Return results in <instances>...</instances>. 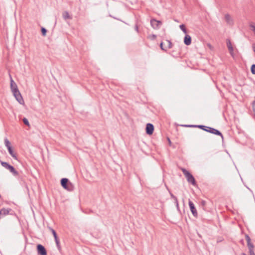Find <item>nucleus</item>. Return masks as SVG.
Listing matches in <instances>:
<instances>
[{
    "instance_id": "nucleus-1",
    "label": "nucleus",
    "mask_w": 255,
    "mask_h": 255,
    "mask_svg": "<svg viewBox=\"0 0 255 255\" xmlns=\"http://www.w3.org/2000/svg\"><path fill=\"white\" fill-rule=\"evenodd\" d=\"M199 128L207 132L221 137L222 142H224V136L222 132L217 129L207 126L199 125Z\"/></svg>"
},
{
    "instance_id": "nucleus-2",
    "label": "nucleus",
    "mask_w": 255,
    "mask_h": 255,
    "mask_svg": "<svg viewBox=\"0 0 255 255\" xmlns=\"http://www.w3.org/2000/svg\"><path fill=\"white\" fill-rule=\"evenodd\" d=\"M184 175L186 177L188 182L195 187H197V182L191 173L184 168H181Z\"/></svg>"
},
{
    "instance_id": "nucleus-3",
    "label": "nucleus",
    "mask_w": 255,
    "mask_h": 255,
    "mask_svg": "<svg viewBox=\"0 0 255 255\" xmlns=\"http://www.w3.org/2000/svg\"><path fill=\"white\" fill-rule=\"evenodd\" d=\"M61 186L68 191L71 192L74 190V185L67 178H62L60 180Z\"/></svg>"
},
{
    "instance_id": "nucleus-4",
    "label": "nucleus",
    "mask_w": 255,
    "mask_h": 255,
    "mask_svg": "<svg viewBox=\"0 0 255 255\" xmlns=\"http://www.w3.org/2000/svg\"><path fill=\"white\" fill-rule=\"evenodd\" d=\"M150 24L154 29H159L162 24V22L154 18H152L150 19Z\"/></svg>"
},
{
    "instance_id": "nucleus-5",
    "label": "nucleus",
    "mask_w": 255,
    "mask_h": 255,
    "mask_svg": "<svg viewBox=\"0 0 255 255\" xmlns=\"http://www.w3.org/2000/svg\"><path fill=\"white\" fill-rule=\"evenodd\" d=\"M36 250L38 255H47L46 248L41 244H38L36 245Z\"/></svg>"
},
{
    "instance_id": "nucleus-6",
    "label": "nucleus",
    "mask_w": 255,
    "mask_h": 255,
    "mask_svg": "<svg viewBox=\"0 0 255 255\" xmlns=\"http://www.w3.org/2000/svg\"><path fill=\"white\" fill-rule=\"evenodd\" d=\"M188 205H189V207L190 211L191 212L193 216L194 217L197 218L198 217V212H197V211L196 210V208L195 207V206L194 204L190 199H189Z\"/></svg>"
},
{
    "instance_id": "nucleus-7",
    "label": "nucleus",
    "mask_w": 255,
    "mask_h": 255,
    "mask_svg": "<svg viewBox=\"0 0 255 255\" xmlns=\"http://www.w3.org/2000/svg\"><path fill=\"white\" fill-rule=\"evenodd\" d=\"M226 44H227V46L228 47V50H229V52L230 55L232 56V57L233 58H234L235 57V54L234 52V49L233 46L232 45V43L231 42V41L230 39H226Z\"/></svg>"
},
{
    "instance_id": "nucleus-8",
    "label": "nucleus",
    "mask_w": 255,
    "mask_h": 255,
    "mask_svg": "<svg viewBox=\"0 0 255 255\" xmlns=\"http://www.w3.org/2000/svg\"><path fill=\"white\" fill-rule=\"evenodd\" d=\"M154 129V126L150 123H147L146 125L145 131L146 133L149 135L152 134Z\"/></svg>"
},
{
    "instance_id": "nucleus-9",
    "label": "nucleus",
    "mask_w": 255,
    "mask_h": 255,
    "mask_svg": "<svg viewBox=\"0 0 255 255\" xmlns=\"http://www.w3.org/2000/svg\"><path fill=\"white\" fill-rule=\"evenodd\" d=\"M16 101L21 105H24V101L19 91L13 94Z\"/></svg>"
},
{
    "instance_id": "nucleus-10",
    "label": "nucleus",
    "mask_w": 255,
    "mask_h": 255,
    "mask_svg": "<svg viewBox=\"0 0 255 255\" xmlns=\"http://www.w3.org/2000/svg\"><path fill=\"white\" fill-rule=\"evenodd\" d=\"M12 211V209L10 208L5 209L3 208L0 210V219L4 217L6 215L8 214L12 215V213H10V212Z\"/></svg>"
},
{
    "instance_id": "nucleus-11",
    "label": "nucleus",
    "mask_w": 255,
    "mask_h": 255,
    "mask_svg": "<svg viewBox=\"0 0 255 255\" xmlns=\"http://www.w3.org/2000/svg\"><path fill=\"white\" fill-rule=\"evenodd\" d=\"M10 89H11V92H12L13 94L19 91L18 89L16 84L14 82V81H13V80L12 79V78L11 77H10Z\"/></svg>"
},
{
    "instance_id": "nucleus-12",
    "label": "nucleus",
    "mask_w": 255,
    "mask_h": 255,
    "mask_svg": "<svg viewBox=\"0 0 255 255\" xmlns=\"http://www.w3.org/2000/svg\"><path fill=\"white\" fill-rule=\"evenodd\" d=\"M166 188H167L168 191H169V193L171 196V198L174 200V203H175V204L176 205V207L177 208L178 211L179 213H181V211L180 210L179 206V203H178V201L177 198L173 194V193L169 190V188L167 187H166Z\"/></svg>"
},
{
    "instance_id": "nucleus-13",
    "label": "nucleus",
    "mask_w": 255,
    "mask_h": 255,
    "mask_svg": "<svg viewBox=\"0 0 255 255\" xmlns=\"http://www.w3.org/2000/svg\"><path fill=\"white\" fill-rule=\"evenodd\" d=\"M184 43L187 45H190L191 44L192 42V38L190 35L187 34V33L185 34V35L184 37Z\"/></svg>"
},
{
    "instance_id": "nucleus-14",
    "label": "nucleus",
    "mask_w": 255,
    "mask_h": 255,
    "mask_svg": "<svg viewBox=\"0 0 255 255\" xmlns=\"http://www.w3.org/2000/svg\"><path fill=\"white\" fill-rule=\"evenodd\" d=\"M8 171L14 176L16 177L19 178V172L15 169V168L11 165L10 168L8 169Z\"/></svg>"
},
{
    "instance_id": "nucleus-15",
    "label": "nucleus",
    "mask_w": 255,
    "mask_h": 255,
    "mask_svg": "<svg viewBox=\"0 0 255 255\" xmlns=\"http://www.w3.org/2000/svg\"><path fill=\"white\" fill-rule=\"evenodd\" d=\"M8 171L14 176L16 177L19 178V172L15 169V168L11 165L10 168L8 169Z\"/></svg>"
},
{
    "instance_id": "nucleus-16",
    "label": "nucleus",
    "mask_w": 255,
    "mask_h": 255,
    "mask_svg": "<svg viewBox=\"0 0 255 255\" xmlns=\"http://www.w3.org/2000/svg\"><path fill=\"white\" fill-rule=\"evenodd\" d=\"M0 163L2 167H3L5 169H7L8 170L11 166V165H10L9 163L7 162L3 161L0 159Z\"/></svg>"
},
{
    "instance_id": "nucleus-17",
    "label": "nucleus",
    "mask_w": 255,
    "mask_h": 255,
    "mask_svg": "<svg viewBox=\"0 0 255 255\" xmlns=\"http://www.w3.org/2000/svg\"><path fill=\"white\" fill-rule=\"evenodd\" d=\"M62 16L65 20L71 19L72 16L70 15L69 12L67 11H64L62 13Z\"/></svg>"
},
{
    "instance_id": "nucleus-18",
    "label": "nucleus",
    "mask_w": 255,
    "mask_h": 255,
    "mask_svg": "<svg viewBox=\"0 0 255 255\" xmlns=\"http://www.w3.org/2000/svg\"><path fill=\"white\" fill-rule=\"evenodd\" d=\"M225 19L227 23H228V24H231L233 22L232 19L231 18L230 15L228 13L225 14Z\"/></svg>"
},
{
    "instance_id": "nucleus-19",
    "label": "nucleus",
    "mask_w": 255,
    "mask_h": 255,
    "mask_svg": "<svg viewBox=\"0 0 255 255\" xmlns=\"http://www.w3.org/2000/svg\"><path fill=\"white\" fill-rule=\"evenodd\" d=\"M180 126L185 128H199V125H181Z\"/></svg>"
},
{
    "instance_id": "nucleus-20",
    "label": "nucleus",
    "mask_w": 255,
    "mask_h": 255,
    "mask_svg": "<svg viewBox=\"0 0 255 255\" xmlns=\"http://www.w3.org/2000/svg\"><path fill=\"white\" fill-rule=\"evenodd\" d=\"M8 153L14 159L18 160L16 153L14 152L13 149L9 151Z\"/></svg>"
},
{
    "instance_id": "nucleus-21",
    "label": "nucleus",
    "mask_w": 255,
    "mask_h": 255,
    "mask_svg": "<svg viewBox=\"0 0 255 255\" xmlns=\"http://www.w3.org/2000/svg\"><path fill=\"white\" fill-rule=\"evenodd\" d=\"M179 28L185 34H186L187 33V30L184 24H180L179 25Z\"/></svg>"
},
{
    "instance_id": "nucleus-22",
    "label": "nucleus",
    "mask_w": 255,
    "mask_h": 255,
    "mask_svg": "<svg viewBox=\"0 0 255 255\" xmlns=\"http://www.w3.org/2000/svg\"><path fill=\"white\" fill-rule=\"evenodd\" d=\"M55 242L56 245V246L58 249L59 251L61 250V247L60 245V241L59 240L58 237H57L56 238H54Z\"/></svg>"
},
{
    "instance_id": "nucleus-23",
    "label": "nucleus",
    "mask_w": 255,
    "mask_h": 255,
    "mask_svg": "<svg viewBox=\"0 0 255 255\" xmlns=\"http://www.w3.org/2000/svg\"><path fill=\"white\" fill-rule=\"evenodd\" d=\"M206 202L205 200H201L200 202V206L204 211H207L206 208Z\"/></svg>"
},
{
    "instance_id": "nucleus-24",
    "label": "nucleus",
    "mask_w": 255,
    "mask_h": 255,
    "mask_svg": "<svg viewBox=\"0 0 255 255\" xmlns=\"http://www.w3.org/2000/svg\"><path fill=\"white\" fill-rule=\"evenodd\" d=\"M49 230L51 232L53 237L54 238H56L58 237V235L56 232V231L52 228L48 227Z\"/></svg>"
},
{
    "instance_id": "nucleus-25",
    "label": "nucleus",
    "mask_w": 255,
    "mask_h": 255,
    "mask_svg": "<svg viewBox=\"0 0 255 255\" xmlns=\"http://www.w3.org/2000/svg\"><path fill=\"white\" fill-rule=\"evenodd\" d=\"M41 32L42 35L43 36H45L46 35L47 30L45 27H42L41 28Z\"/></svg>"
},
{
    "instance_id": "nucleus-26",
    "label": "nucleus",
    "mask_w": 255,
    "mask_h": 255,
    "mask_svg": "<svg viewBox=\"0 0 255 255\" xmlns=\"http://www.w3.org/2000/svg\"><path fill=\"white\" fill-rule=\"evenodd\" d=\"M157 37L156 35L152 34L151 35H149L147 36V38L151 40H154L156 39Z\"/></svg>"
},
{
    "instance_id": "nucleus-27",
    "label": "nucleus",
    "mask_w": 255,
    "mask_h": 255,
    "mask_svg": "<svg viewBox=\"0 0 255 255\" xmlns=\"http://www.w3.org/2000/svg\"><path fill=\"white\" fill-rule=\"evenodd\" d=\"M22 122L23 123V124L27 126H28L29 127L30 126V125H29V122H28V120H27V118H23V119H22Z\"/></svg>"
},
{
    "instance_id": "nucleus-28",
    "label": "nucleus",
    "mask_w": 255,
    "mask_h": 255,
    "mask_svg": "<svg viewBox=\"0 0 255 255\" xmlns=\"http://www.w3.org/2000/svg\"><path fill=\"white\" fill-rule=\"evenodd\" d=\"M251 71L252 74L255 75V64H253L251 65Z\"/></svg>"
},
{
    "instance_id": "nucleus-29",
    "label": "nucleus",
    "mask_w": 255,
    "mask_h": 255,
    "mask_svg": "<svg viewBox=\"0 0 255 255\" xmlns=\"http://www.w3.org/2000/svg\"><path fill=\"white\" fill-rule=\"evenodd\" d=\"M4 144L6 147H8L11 145L10 141L8 140L7 138L4 139Z\"/></svg>"
},
{
    "instance_id": "nucleus-30",
    "label": "nucleus",
    "mask_w": 255,
    "mask_h": 255,
    "mask_svg": "<svg viewBox=\"0 0 255 255\" xmlns=\"http://www.w3.org/2000/svg\"><path fill=\"white\" fill-rule=\"evenodd\" d=\"M245 238L247 242V243L251 242V239L250 236L248 234L245 235Z\"/></svg>"
},
{
    "instance_id": "nucleus-31",
    "label": "nucleus",
    "mask_w": 255,
    "mask_h": 255,
    "mask_svg": "<svg viewBox=\"0 0 255 255\" xmlns=\"http://www.w3.org/2000/svg\"><path fill=\"white\" fill-rule=\"evenodd\" d=\"M159 46L162 50L164 51H167V50L163 47V42H160V43L159 44Z\"/></svg>"
},
{
    "instance_id": "nucleus-32",
    "label": "nucleus",
    "mask_w": 255,
    "mask_h": 255,
    "mask_svg": "<svg viewBox=\"0 0 255 255\" xmlns=\"http://www.w3.org/2000/svg\"><path fill=\"white\" fill-rule=\"evenodd\" d=\"M166 41H167L168 42V48H171L172 47V43L171 42V41L170 40H166Z\"/></svg>"
},
{
    "instance_id": "nucleus-33",
    "label": "nucleus",
    "mask_w": 255,
    "mask_h": 255,
    "mask_svg": "<svg viewBox=\"0 0 255 255\" xmlns=\"http://www.w3.org/2000/svg\"><path fill=\"white\" fill-rule=\"evenodd\" d=\"M252 109H253V111L254 113H255V100H254L252 103Z\"/></svg>"
},
{
    "instance_id": "nucleus-34",
    "label": "nucleus",
    "mask_w": 255,
    "mask_h": 255,
    "mask_svg": "<svg viewBox=\"0 0 255 255\" xmlns=\"http://www.w3.org/2000/svg\"><path fill=\"white\" fill-rule=\"evenodd\" d=\"M250 27L252 28V30L255 33V24H250Z\"/></svg>"
},
{
    "instance_id": "nucleus-35",
    "label": "nucleus",
    "mask_w": 255,
    "mask_h": 255,
    "mask_svg": "<svg viewBox=\"0 0 255 255\" xmlns=\"http://www.w3.org/2000/svg\"><path fill=\"white\" fill-rule=\"evenodd\" d=\"M134 29L137 33H139L138 26L137 24L135 25Z\"/></svg>"
},
{
    "instance_id": "nucleus-36",
    "label": "nucleus",
    "mask_w": 255,
    "mask_h": 255,
    "mask_svg": "<svg viewBox=\"0 0 255 255\" xmlns=\"http://www.w3.org/2000/svg\"><path fill=\"white\" fill-rule=\"evenodd\" d=\"M8 152L10 151L11 150L13 149L12 147L10 145L9 146L6 147Z\"/></svg>"
},
{
    "instance_id": "nucleus-37",
    "label": "nucleus",
    "mask_w": 255,
    "mask_h": 255,
    "mask_svg": "<svg viewBox=\"0 0 255 255\" xmlns=\"http://www.w3.org/2000/svg\"><path fill=\"white\" fill-rule=\"evenodd\" d=\"M167 140L168 141L169 145H171L172 142H171L170 138L168 137H167Z\"/></svg>"
},
{
    "instance_id": "nucleus-38",
    "label": "nucleus",
    "mask_w": 255,
    "mask_h": 255,
    "mask_svg": "<svg viewBox=\"0 0 255 255\" xmlns=\"http://www.w3.org/2000/svg\"><path fill=\"white\" fill-rule=\"evenodd\" d=\"M252 48H253V51H254L255 53V43H253V45H252Z\"/></svg>"
},
{
    "instance_id": "nucleus-39",
    "label": "nucleus",
    "mask_w": 255,
    "mask_h": 255,
    "mask_svg": "<svg viewBox=\"0 0 255 255\" xmlns=\"http://www.w3.org/2000/svg\"><path fill=\"white\" fill-rule=\"evenodd\" d=\"M240 243L242 244L243 245H244V240L243 239H242L240 240Z\"/></svg>"
},
{
    "instance_id": "nucleus-40",
    "label": "nucleus",
    "mask_w": 255,
    "mask_h": 255,
    "mask_svg": "<svg viewBox=\"0 0 255 255\" xmlns=\"http://www.w3.org/2000/svg\"><path fill=\"white\" fill-rule=\"evenodd\" d=\"M19 178H18V177H17V178L19 180H22V176H20V175H19Z\"/></svg>"
},
{
    "instance_id": "nucleus-41",
    "label": "nucleus",
    "mask_w": 255,
    "mask_h": 255,
    "mask_svg": "<svg viewBox=\"0 0 255 255\" xmlns=\"http://www.w3.org/2000/svg\"><path fill=\"white\" fill-rule=\"evenodd\" d=\"M92 212H93V211L91 210H89L88 212H86V213L89 214V213H92Z\"/></svg>"
},
{
    "instance_id": "nucleus-42",
    "label": "nucleus",
    "mask_w": 255,
    "mask_h": 255,
    "mask_svg": "<svg viewBox=\"0 0 255 255\" xmlns=\"http://www.w3.org/2000/svg\"><path fill=\"white\" fill-rule=\"evenodd\" d=\"M208 45L210 48L212 47V46H211V45L210 44H208Z\"/></svg>"
},
{
    "instance_id": "nucleus-43",
    "label": "nucleus",
    "mask_w": 255,
    "mask_h": 255,
    "mask_svg": "<svg viewBox=\"0 0 255 255\" xmlns=\"http://www.w3.org/2000/svg\"><path fill=\"white\" fill-rule=\"evenodd\" d=\"M242 255H246V254L245 253H242Z\"/></svg>"
},
{
    "instance_id": "nucleus-44",
    "label": "nucleus",
    "mask_w": 255,
    "mask_h": 255,
    "mask_svg": "<svg viewBox=\"0 0 255 255\" xmlns=\"http://www.w3.org/2000/svg\"><path fill=\"white\" fill-rule=\"evenodd\" d=\"M254 118L255 119V112L254 113V116H253Z\"/></svg>"
},
{
    "instance_id": "nucleus-45",
    "label": "nucleus",
    "mask_w": 255,
    "mask_h": 255,
    "mask_svg": "<svg viewBox=\"0 0 255 255\" xmlns=\"http://www.w3.org/2000/svg\"><path fill=\"white\" fill-rule=\"evenodd\" d=\"M1 199V195L0 194V199Z\"/></svg>"
}]
</instances>
